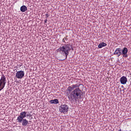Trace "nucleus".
Here are the masks:
<instances>
[{
  "instance_id": "nucleus-21",
  "label": "nucleus",
  "mask_w": 131,
  "mask_h": 131,
  "mask_svg": "<svg viewBox=\"0 0 131 131\" xmlns=\"http://www.w3.org/2000/svg\"><path fill=\"white\" fill-rule=\"evenodd\" d=\"M69 88H71V86H69Z\"/></svg>"
},
{
  "instance_id": "nucleus-12",
  "label": "nucleus",
  "mask_w": 131,
  "mask_h": 131,
  "mask_svg": "<svg viewBox=\"0 0 131 131\" xmlns=\"http://www.w3.org/2000/svg\"><path fill=\"white\" fill-rule=\"evenodd\" d=\"M127 81V78L126 77L123 76L120 78V82H126Z\"/></svg>"
},
{
  "instance_id": "nucleus-2",
  "label": "nucleus",
  "mask_w": 131,
  "mask_h": 131,
  "mask_svg": "<svg viewBox=\"0 0 131 131\" xmlns=\"http://www.w3.org/2000/svg\"><path fill=\"white\" fill-rule=\"evenodd\" d=\"M81 91L79 88H77L74 90L68 96L69 99L71 101H72V100H77L79 97H81Z\"/></svg>"
},
{
  "instance_id": "nucleus-20",
  "label": "nucleus",
  "mask_w": 131,
  "mask_h": 131,
  "mask_svg": "<svg viewBox=\"0 0 131 131\" xmlns=\"http://www.w3.org/2000/svg\"><path fill=\"white\" fill-rule=\"evenodd\" d=\"M122 84H125V83H126V82H121Z\"/></svg>"
},
{
  "instance_id": "nucleus-9",
  "label": "nucleus",
  "mask_w": 131,
  "mask_h": 131,
  "mask_svg": "<svg viewBox=\"0 0 131 131\" xmlns=\"http://www.w3.org/2000/svg\"><path fill=\"white\" fill-rule=\"evenodd\" d=\"M50 104H59V100L57 99L50 101Z\"/></svg>"
},
{
  "instance_id": "nucleus-5",
  "label": "nucleus",
  "mask_w": 131,
  "mask_h": 131,
  "mask_svg": "<svg viewBox=\"0 0 131 131\" xmlns=\"http://www.w3.org/2000/svg\"><path fill=\"white\" fill-rule=\"evenodd\" d=\"M17 120V122H18L19 123H21V122L23 126H28V124H29V122L26 119H23L21 121H20V120Z\"/></svg>"
},
{
  "instance_id": "nucleus-3",
  "label": "nucleus",
  "mask_w": 131,
  "mask_h": 131,
  "mask_svg": "<svg viewBox=\"0 0 131 131\" xmlns=\"http://www.w3.org/2000/svg\"><path fill=\"white\" fill-rule=\"evenodd\" d=\"M68 109H69V107H68V105L66 104L61 105L59 107V111L61 113H63L65 114L66 113H67L68 112Z\"/></svg>"
},
{
  "instance_id": "nucleus-8",
  "label": "nucleus",
  "mask_w": 131,
  "mask_h": 131,
  "mask_svg": "<svg viewBox=\"0 0 131 131\" xmlns=\"http://www.w3.org/2000/svg\"><path fill=\"white\" fill-rule=\"evenodd\" d=\"M127 52H128V50L126 48H124L122 51V55H124L123 57L127 58Z\"/></svg>"
},
{
  "instance_id": "nucleus-16",
  "label": "nucleus",
  "mask_w": 131,
  "mask_h": 131,
  "mask_svg": "<svg viewBox=\"0 0 131 131\" xmlns=\"http://www.w3.org/2000/svg\"><path fill=\"white\" fill-rule=\"evenodd\" d=\"M32 115H31V112H28V113H26V117H31Z\"/></svg>"
},
{
  "instance_id": "nucleus-15",
  "label": "nucleus",
  "mask_w": 131,
  "mask_h": 131,
  "mask_svg": "<svg viewBox=\"0 0 131 131\" xmlns=\"http://www.w3.org/2000/svg\"><path fill=\"white\" fill-rule=\"evenodd\" d=\"M67 40H68V38H67V36H66L62 39V42H64V43H66V41H67Z\"/></svg>"
},
{
  "instance_id": "nucleus-13",
  "label": "nucleus",
  "mask_w": 131,
  "mask_h": 131,
  "mask_svg": "<svg viewBox=\"0 0 131 131\" xmlns=\"http://www.w3.org/2000/svg\"><path fill=\"white\" fill-rule=\"evenodd\" d=\"M5 82H0V92L5 88Z\"/></svg>"
},
{
  "instance_id": "nucleus-7",
  "label": "nucleus",
  "mask_w": 131,
  "mask_h": 131,
  "mask_svg": "<svg viewBox=\"0 0 131 131\" xmlns=\"http://www.w3.org/2000/svg\"><path fill=\"white\" fill-rule=\"evenodd\" d=\"M114 55H118V57L121 55V49L117 48L114 52Z\"/></svg>"
},
{
  "instance_id": "nucleus-11",
  "label": "nucleus",
  "mask_w": 131,
  "mask_h": 131,
  "mask_svg": "<svg viewBox=\"0 0 131 131\" xmlns=\"http://www.w3.org/2000/svg\"><path fill=\"white\" fill-rule=\"evenodd\" d=\"M20 11L21 12H26L27 11V7H26L25 5H23L20 7Z\"/></svg>"
},
{
  "instance_id": "nucleus-10",
  "label": "nucleus",
  "mask_w": 131,
  "mask_h": 131,
  "mask_svg": "<svg viewBox=\"0 0 131 131\" xmlns=\"http://www.w3.org/2000/svg\"><path fill=\"white\" fill-rule=\"evenodd\" d=\"M106 46H107V43H105V42H101L100 43H99L98 46L99 49H102V48H103V47H106Z\"/></svg>"
},
{
  "instance_id": "nucleus-1",
  "label": "nucleus",
  "mask_w": 131,
  "mask_h": 131,
  "mask_svg": "<svg viewBox=\"0 0 131 131\" xmlns=\"http://www.w3.org/2000/svg\"><path fill=\"white\" fill-rule=\"evenodd\" d=\"M70 47H71V46L69 43L62 44L56 51L61 55H63V56L65 55L66 59H67V57H68V55H69V52L71 51Z\"/></svg>"
},
{
  "instance_id": "nucleus-19",
  "label": "nucleus",
  "mask_w": 131,
  "mask_h": 131,
  "mask_svg": "<svg viewBox=\"0 0 131 131\" xmlns=\"http://www.w3.org/2000/svg\"><path fill=\"white\" fill-rule=\"evenodd\" d=\"M47 22H48V19H45V23H47Z\"/></svg>"
},
{
  "instance_id": "nucleus-17",
  "label": "nucleus",
  "mask_w": 131,
  "mask_h": 131,
  "mask_svg": "<svg viewBox=\"0 0 131 131\" xmlns=\"http://www.w3.org/2000/svg\"><path fill=\"white\" fill-rule=\"evenodd\" d=\"M77 86H79V85H77V84H73L71 86V87L72 88V89H75V88H77Z\"/></svg>"
},
{
  "instance_id": "nucleus-6",
  "label": "nucleus",
  "mask_w": 131,
  "mask_h": 131,
  "mask_svg": "<svg viewBox=\"0 0 131 131\" xmlns=\"http://www.w3.org/2000/svg\"><path fill=\"white\" fill-rule=\"evenodd\" d=\"M24 71H19L16 72V78H23L25 75Z\"/></svg>"
},
{
  "instance_id": "nucleus-4",
  "label": "nucleus",
  "mask_w": 131,
  "mask_h": 131,
  "mask_svg": "<svg viewBox=\"0 0 131 131\" xmlns=\"http://www.w3.org/2000/svg\"><path fill=\"white\" fill-rule=\"evenodd\" d=\"M26 112H21L19 114V116L17 117L16 120H19L20 121H21L23 119L26 117Z\"/></svg>"
},
{
  "instance_id": "nucleus-18",
  "label": "nucleus",
  "mask_w": 131,
  "mask_h": 131,
  "mask_svg": "<svg viewBox=\"0 0 131 131\" xmlns=\"http://www.w3.org/2000/svg\"><path fill=\"white\" fill-rule=\"evenodd\" d=\"M45 16H46L47 17H49V14H45Z\"/></svg>"
},
{
  "instance_id": "nucleus-14",
  "label": "nucleus",
  "mask_w": 131,
  "mask_h": 131,
  "mask_svg": "<svg viewBox=\"0 0 131 131\" xmlns=\"http://www.w3.org/2000/svg\"><path fill=\"white\" fill-rule=\"evenodd\" d=\"M6 82V78L5 77V75H2L1 79L0 80V82Z\"/></svg>"
}]
</instances>
